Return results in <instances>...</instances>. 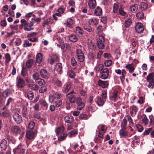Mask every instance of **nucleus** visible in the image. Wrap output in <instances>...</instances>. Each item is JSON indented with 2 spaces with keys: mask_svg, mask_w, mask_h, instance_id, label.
I'll use <instances>...</instances> for the list:
<instances>
[{
  "mask_svg": "<svg viewBox=\"0 0 154 154\" xmlns=\"http://www.w3.org/2000/svg\"><path fill=\"white\" fill-rule=\"evenodd\" d=\"M11 131L14 134H20L21 136H22L24 134V129L23 128L21 129L19 127L17 126H13L11 128Z\"/></svg>",
  "mask_w": 154,
  "mask_h": 154,
  "instance_id": "f257e3e1",
  "label": "nucleus"
},
{
  "mask_svg": "<svg viewBox=\"0 0 154 154\" xmlns=\"http://www.w3.org/2000/svg\"><path fill=\"white\" fill-rule=\"evenodd\" d=\"M25 80L27 83V85L28 87L32 89L36 90L39 87L37 85L33 84L34 81L32 79H29V78H26Z\"/></svg>",
  "mask_w": 154,
  "mask_h": 154,
  "instance_id": "f03ea898",
  "label": "nucleus"
},
{
  "mask_svg": "<svg viewBox=\"0 0 154 154\" xmlns=\"http://www.w3.org/2000/svg\"><path fill=\"white\" fill-rule=\"evenodd\" d=\"M25 81L20 77H17L16 82V86L18 88H23L25 86Z\"/></svg>",
  "mask_w": 154,
  "mask_h": 154,
  "instance_id": "7ed1b4c3",
  "label": "nucleus"
},
{
  "mask_svg": "<svg viewBox=\"0 0 154 154\" xmlns=\"http://www.w3.org/2000/svg\"><path fill=\"white\" fill-rule=\"evenodd\" d=\"M109 75V70L107 68H105L103 69L102 71L100 72V77L103 79H107Z\"/></svg>",
  "mask_w": 154,
  "mask_h": 154,
  "instance_id": "20e7f679",
  "label": "nucleus"
},
{
  "mask_svg": "<svg viewBox=\"0 0 154 154\" xmlns=\"http://www.w3.org/2000/svg\"><path fill=\"white\" fill-rule=\"evenodd\" d=\"M13 118L14 121L17 124L20 123L22 120L21 116L17 112H15L13 114Z\"/></svg>",
  "mask_w": 154,
  "mask_h": 154,
  "instance_id": "39448f33",
  "label": "nucleus"
},
{
  "mask_svg": "<svg viewBox=\"0 0 154 154\" xmlns=\"http://www.w3.org/2000/svg\"><path fill=\"white\" fill-rule=\"evenodd\" d=\"M135 29L138 33H140L143 32L144 30L143 24L141 23H137L135 26Z\"/></svg>",
  "mask_w": 154,
  "mask_h": 154,
  "instance_id": "423d86ee",
  "label": "nucleus"
},
{
  "mask_svg": "<svg viewBox=\"0 0 154 154\" xmlns=\"http://www.w3.org/2000/svg\"><path fill=\"white\" fill-rule=\"evenodd\" d=\"M73 91H72L70 93H68L66 95L67 99L69 100V101L72 103H75L76 101V98L72 94L73 93Z\"/></svg>",
  "mask_w": 154,
  "mask_h": 154,
  "instance_id": "0eeeda50",
  "label": "nucleus"
},
{
  "mask_svg": "<svg viewBox=\"0 0 154 154\" xmlns=\"http://www.w3.org/2000/svg\"><path fill=\"white\" fill-rule=\"evenodd\" d=\"M126 129L121 128L119 131V134L121 137H130L128 131H126Z\"/></svg>",
  "mask_w": 154,
  "mask_h": 154,
  "instance_id": "6e6552de",
  "label": "nucleus"
},
{
  "mask_svg": "<svg viewBox=\"0 0 154 154\" xmlns=\"http://www.w3.org/2000/svg\"><path fill=\"white\" fill-rule=\"evenodd\" d=\"M8 144L7 141L4 139H2L0 143V147L2 150H5L7 148Z\"/></svg>",
  "mask_w": 154,
  "mask_h": 154,
  "instance_id": "1a4fd4ad",
  "label": "nucleus"
},
{
  "mask_svg": "<svg viewBox=\"0 0 154 154\" xmlns=\"http://www.w3.org/2000/svg\"><path fill=\"white\" fill-rule=\"evenodd\" d=\"M88 5L90 8L93 9L96 6L97 3L96 1L95 0H89Z\"/></svg>",
  "mask_w": 154,
  "mask_h": 154,
  "instance_id": "9d476101",
  "label": "nucleus"
},
{
  "mask_svg": "<svg viewBox=\"0 0 154 154\" xmlns=\"http://www.w3.org/2000/svg\"><path fill=\"white\" fill-rule=\"evenodd\" d=\"M74 21L71 18H68L67 19L64 24L67 27L72 28V25L74 24Z\"/></svg>",
  "mask_w": 154,
  "mask_h": 154,
  "instance_id": "9b49d317",
  "label": "nucleus"
},
{
  "mask_svg": "<svg viewBox=\"0 0 154 154\" xmlns=\"http://www.w3.org/2000/svg\"><path fill=\"white\" fill-rule=\"evenodd\" d=\"M40 74L41 76L44 79L48 77V74L47 71L45 69H42L40 70Z\"/></svg>",
  "mask_w": 154,
  "mask_h": 154,
  "instance_id": "f8f14e48",
  "label": "nucleus"
},
{
  "mask_svg": "<svg viewBox=\"0 0 154 154\" xmlns=\"http://www.w3.org/2000/svg\"><path fill=\"white\" fill-rule=\"evenodd\" d=\"M64 120L66 122L71 124L73 121L74 118L71 116L68 115L64 117Z\"/></svg>",
  "mask_w": 154,
  "mask_h": 154,
  "instance_id": "ddd939ff",
  "label": "nucleus"
},
{
  "mask_svg": "<svg viewBox=\"0 0 154 154\" xmlns=\"http://www.w3.org/2000/svg\"><path fill=\"white\" fill-rule=\"evenodd\" d=\"M96 101L99 106H102L104 104L105 100L101 97H97L96 98Z\"/></svg>",
  "mask_w": 154,
  "mask_h": 154,
  "instance_id": "4468645a",
  "label": "nucleus"
},
{
  "mask_svg": "<svg viewBox=\"0 0 154 154\" xmlns=\"http://www.w3.org/2000/svg\"><path fill=\"white\" fill-rule=\"evenodd\" d=\"M57 57L56 55H52L48 59V62L51 65H53L57 60Z\"/></svg>",
  "mask_w": 154,
  "mask_h": 154,
  "instance_id": "2eb2a0df",
  "label": "nucleus"
},
{
  "mask_svg": "<svg viewBox=\"0 0 154 154\" xmlns=\"http://www.w3.org/2000/svg\"><path fill=\"white\" fill-rule=\"evenodd\" d=\"M94 14L96 16H100L102 14V8L97 6L95 9Z\"/></svg>",
  "mask_w": 154,
  "mask_h": 154,
  "instance_id": "dca6fc26",
  "label": "nucleus"
},
{
  "mask_svg": "<svg viewBox=\"0 0 154 154\" xmlns=\"http://www.w3.org/2000/svg\"><path fill=\"white\" fill-rule=\"evenodd\" d=\"M98 21L97 18H91L89 20V25L92 26L96 25L98 23Z\"/></svg>",
  "mask_w": 154,
  "mask_h": 154,
  "instance_id": "f3484780",
  "label": "nucleus"
},
{
  "mask_svg": "<svg viewBox=\"0 0 154 154\" xmlns=\"http://www.w3.org/2000/svg\"><path fill=\"white\" fill-rule=\"evenodd\" d=\"M26 136L29 139H32L35 136V133L32 131H29L26 133Z\"/></svg>",
  "mask_w": 154,
  "mask_h": 154,
  "instance_id": "a211bd4d",
  "label": "nucleus"
},
{
  "mask_svg": "<svg viewBox=\"0 0 154 154\" xmlns=\"http://www.w3.org/2000/svg\"><path fill=\"white\" fill-rule=\"evenodd\" d=\"M98 85L99 86L105 88L108 87V84L106 82L100 80L98 82Z\"/></svg>",
  "mask_w": 154,
  "mask_h": 154,
  "instance_id": "6ab92c4d",
  "label": "nucleus"
},
{
  "mask_svg": "<svg viewBox=\"0 0 154 154\" xmlns=\"http://www.w3.org/2000/svg\"><path fill=\"white\" fill-rule=\"evenodd\" d=\"M10 115V112L8 110H5L1 112L0 113V116L2 117H7Z\"/></svg>",
  "mask_w": 154,
  "mask_h": 154,
  "instance_id": "aec40b11",
  "label": "nucleus"
},
{
  "mask_svg": "<svg viewBox=\"0 0 154 154\" xmlns=\"http://www.w3.org/2000/svg\"><path fill=\"white\" fill-rule=\"evenodd\" d=\"M131 109L130 111V114L132 116H135L137 109V107L134 106H132L131 107Z\"/></svg>",
  "mask_w": 154,
  "mask_h": 154,
  "instance_id": "412c9836",
  "label": "nucleus"
},
{
  "mask_svg": "<svg viewBox=\"0 0 154 154\" xmlns=\"http://www.w3.org/2000/svg\"><path fill=\"white\" fill-rule=\"evenodd\" d=\"M55 69L56 70L58 74H60L62 71V66L61 63H57L55 67Z\"/></svg>",
  "mask_w": 154,
  "mask_h": 154,
  "instance_id": "4be33fe9",
  "label": "nucleus"
},
{
  "mask_svg": "<svg viewBox=\"0 0 154 154\" xmlns=\"http://www.w3.org/2000/svg\"><path fill=\"white\" fill-rule=\"evenodd\" d=\"M69 40L72 42H77L78 40L77 37L75 35L72 34L69 35Z\"/></svg>",
  "mask_w": 154,
  "mask_h": 154,
  "instance_id": "5701e85b",
  "label": "nucleus"
},
{
  "mask_svg": "<svg viewBox=\"0 0 154 154\" xmlns=\"http://www.w3.org/2000/svg\"><path fill=\"white\" fill-rule=\"evenodd\" d=\"M23 29L25 31H30L33 29V28L30 26L29 23L27 22L23 26Z\"/></svg>",
  "mask_w": 154,
  "mask_h": 154,
  "instance_id": "b1692460",
  "label": "nucleus"
},
{
  "mask_svg": "<svg viewBox=\"0 0 154 154\" xmlns=\"http://www.w3.org/2000/svg\"><path fill=\"white\" fill-rule=\"evenodd\" d=\"M75 33L77 35L81 37L83 34V30L79 27H77L75 28Z\"/></svg>",
  "mask_w": 154,
  "mask_h": 154,
  "instance_id": "393cba45",
  "label": "nucleus"
},
{
  "mask_svg": "<svg viewBox=\"0 0 154 154\" xmlns=\"http://www.w3.org/2000/svg\"><path fill=\"white\" fill-rule=\"evenodd\" d=\"M42 55L41 53L38 54L36 56V60L37 63H40L42 61Z\"/></svg>",
  "mask_w": 154,
  "mask_h": 154,
  "instance_id": "a878e982",
  "label": "nucleus"
},
{
  "mask_svg": "<svg viewBox=\"0 0 154 154\" xmlns=\"http://www.w3.org/2000/svg\"><path fill=\"white\" fill-rule=\"evenodd\" d=\"M77 134V131L76 129H74L73 130L69 132L68 134V136L69 137H75Z\"/></svg>",
  "mask_w": 154,
  "mask_h": 154,
  "instance_id": "bb28decb",
  "label": "nucleus"
},
{
  "mask_svg": "<svg viewBox=\"0 0 154 154\" xmlns=\"http://www.w3.org/2000/svg\"><path fill=\"white\" fill-rule=\"evenodd\" d=\"M103 66L102 64L97 65L94 68L95 70L96 71L100 72L103 69Z\"/></svg>",
  "mask_w": 154,
  "mask_h": 154,
  "instance_id": "cd10ccee",
  "label": "nucleus"
},
{
  "mask_svg": "<svg viewBox=\"0 0 154 154\" xmlns=\"http://www.w3.org/2000/svg\"><path fill=\"white\" fill-rule=\"evenodd\" d=\"M142 121L145 125H147L149 122V119L145 114H143L142 116Z\"/></svg>",
  "mask_w": 154,
  "mask_h": 154,
  "instance_id": "c85d7f7f",
  "label": "nucleus"
},
{
  "mask_svg": "<svg viewBox=\"0 0 154 154\" xmlns=\"http://www.w3.org/2000/svg\"><path fill=\"white\" fill-rule=\"evenodd\" d=\"M132 23L131 19L130 18H127L125 20V26L126 27H128Z\"/></svg>",
  "mask_w": 154,
  "mask_h": 154,
  "instance_id": "c756f323",
  "label": "nucleus"
},
{
  "mask_svg": "<svg viewBox=\"0 0 154 154\" xmlns=\"http://www.w3.org/2000/svg\"><path fill=\"white\" fill-rule=\"evenodd\" d=\"M52 23V20L51 18H48L44 21L42 26L43 27H45L46 25H48L49 24H51Z\"/></svg>",
  "mask_w": 154,
  "mask_h": 154,
  "instance_id": "7c9ffc66",
  "label": "nucleus"
},
{
  "mask_svg": "<svg viewBox=\"0 0 154 154\" xmlns=\"http://www.w3.org/2000/svg\"><path fill=\"white\" fill-rule=\"evenodd\" d=\"M33 63V61L32 59H30L28 60L26 63V67L28 68H30L32 66Z\"/></svg>",
  "mask_w": 154,
  "mask_h": 154,
  "instance_id": "2f4dec72",
  "label": "nucleus"
},
{
  "mask_svg": "<svg viewBox=\"0 0 154 154\" xmlns=\"http://www.w3.org/2000/svg\"><path fill=\"white\" fill-rule=\"evenodd\" d=\"M64 128L63 126H61L57 128L56 130V133L57 135L61 134L63 132Z\"/></svg>",
  "mask_w": 154,
  "mask_h": 154,
  "instance_id": "473e14b6",
  "label": "nucleus"
},
{
  "mask_svg": "<svg viewBox=\"0 0 154 154\" xmlns=\"http://www.w3.org/2000/svg\"><path fill=\"white\" fill-rule=\"evenodd\" d=\"M130 8L132 12L135 13L138 9V6L136 4L131 5L130 6Z\"/></svg>",
  "mask_w": 154,
  "mask_h": 154,
  "instance_id": "72a5a7b5",
  "label": "nucleus"
},
{
  "mask_svg": "<svg viewBox=\"0 0 154 154\" xmlns=\"http://www.w3.org/2000/svg\"><path fill=\"white\" fill-rule=\"evenodd\" d=\"M125 67L128 69V71L130 73H132L135 69V68L134 67L131 66V64H129L126 65Z\"/></svg>",
  "mask_w": 154,
  "mask_h": 154,
  "instance_id": "f704fd0d",
  "label": "nucleus"
},
{
  "mask_svg": "<svg viewBox=\"0 0 154 154\" xmlns=\"http://www.w3.org/2000/svg\"><path fill=\"white\" fill-rule=\"evenodd\" d=\"M127 125V121L126 119L124 118L122 120V122L121 123V128L126 129V126Z\"/></svg>",
  "mask_w": 154,
  "mask_h": 154,
  "instance_id": "c9c22d12",
  "label": "nucleus"
},
{
  "mask_svg": "<svg viewBox=\"0 0 154 154\" xmlns=\"http://www.w3.org/2000/svg\"><path fill=\"white\" fill-rule=\"evenodd\" d=\"M35 82L38 85L40 86L44 85L45 83V81L43 79L40 78L38 79Z\"/></svg>",
  "mask_w": 154,
  "mask_h": 154,
  "instance_id": "e433bc0d",
  "label": "nucleus"
},
{
  "mask_svg": "<svg viewBox=\"0 0 154 154\" xmlns=\"http://www.w3.org/2000/svg\"><path fill=\"white\" fill-rule=\"evenodd\" d=\"M33 117L34 118L36 119H39L40 121H45V119L44 118H41L40 115L38 114H35L33 115Z\"/></svg>",
  "mask_w": 154,
  "mask_h": 154,
  "instance_id": "4c0bfd02",
  "label": "nucleus"
},
{
  "mask_svg": "<svg viewBox=\"0 0 154 154\" xmlns=\"http://www.w3.org/2000/svg\"><path fill=\"white\" fill-rule=\"evenodd\" d=\"M119 6L117 3H115L113 7V12L114 13H117L119 9Z\"/></svg>",
  "mask_w": 154,
  "mask_h": 154,
  "instance_id": "58836bf2",
  "label": "nucleus"
},
{
  "mask_svg": "<svg viewBox=\"0 0 154 154\" xmlns=\"http://www.w3.org/2000/svg\"><path fill=\"white\" fill-rule=\"evenodd\" d=\"M154 77V72H152L149 74L147 76L146 79L147 80L154 81L153 79Z\"/></svg>",
  "mask_w": 154,
  "mask_h": 154,
  "instance_id": "ea45409f",
  "label": "nucleus"
},
{
  "mask_svg": "<svg viewBox=\"0 0 154 154\" xmlns=\"http://www.w3.org/2000/svg\"><path fill=\"white\" fill-rule=\"evenodd\" d=\"M34 94L31 91H29L27 94V97L28 99L31 100H32L34 97Z\"/></svg>",
  "mask_w": 154,
  "mask_h": 154,
  "instance_id": "a19ab883",
  "label": "nucleus"
},
{
  "mask_svg": "<svg viewBox=\"0 0 154 154\" xmlns=\"http://www.w3.org/2000/svg\"><path fill=\"white\" fill-rule=\"evenodd\" d=\"M103 42H101L100 41H97V45L98 48L100 49H103L104 48V45L103 43Z\"/></svg>",
  "mask_w": 154,
  "mask_h": 154,
  "instance_id": "79ce46f5",
  "label": "nucleus"
},
{
  "mask_svg": "<svg viewBox=\"0 0 154 154\" xmlns=\"http://www.w3.org/2000/svg\"><path fill=\"white\" fill-rule=\"evenodd\" d=\"M52 97L54 98L59 99L61 97V94L58 93H55L53 94Z\"/></svg>",
  "mask_w": 154,
  "mask_h": 154,
  "instance_id": "37998d69",
  "label": "nucleus"
},
{
  "mask_svg": "<svg viewBox=\"0 0 154 154\" xmlns=\"http://www.w3.org/2000/svg\"><path fill=\"white\" fill-rule=\"evenodd\" d=\"M147 5L145 2H142L140 5V8L142 10L144 11L147 7Z\"/></svg>",
  "mask_w": 154,
  "mask_h": 154,
  "instance_id": "c03bdc74",
  "label": "nucleus"
},
{
  "mask_svg": "<svg viewBox=\"0 0 154 154\" xmlns=\"http://www.w3.org/2000/svg\"><path fill=\"white\" fill-rule=\"evenodd\" d=\"M32 45L31 43H29L28 40L26 39L24 41V43L23 45L24 47H27L31 46Z\"/></svg>",
  "mask_w": 154,
  "mask_h": 154,
  "instance_id": "a18cd8bd",
  "label": "nucleus"
},
{
  "mask_svg": "<svg viewBox=\"0 0 154 154\" xmlns=\"http://www.w3.org/2000/svg\"><path fill=\"white\" fill-rule=\"evenodd\" d=\"M39 102L41 105L43 106L46 109H47L48 105L45 100L42 99L40 100Z\"/></svg>",
  "mask_w": 154,
  "mask_h": 154,
  "instance_id": "49530a36",
  "label": "nucleus"
},
{
  "mask_svg": "<svg viewBox=\"0 0 154 154\" xmlns=\"http://www.w3.org/2000/svg\"><path fill=\"white\" fill-rule=\"evenodd\" d=\"M21 75L23 76H25L27 75V71L26 69L24 67H22V69L21 71Z\"/></svg>",
  "mask_w": 154,
  "mask_h": 154,
  "instance_id": "de8ad7c7",
  "label": "nucleus"
},
{
  "mask_svg": "<svg viewBox=\"0 0 154 154\" xmlns=\"http://www.w3.org/2000/svg\"><path fill=\"white\" fill-rule=\"evenodd\" d=\"M149 82L147 87L149 88H152L154 86V81L147 80Z\"/></svg>",
  "mask_w": 154,
  "mask_h": 154,
  "instance_id": "09e8293b",
  "label": "nucleus"
},
{
  "mask_svg": "<svg viewBox=\"0 0 154 154\" xmlns=\"http://www.w3.org/2000/svg\"><path fill=\"white\" fill-rule=\"evenodd\" d=\"M144 14L142 12H139L136 14V16L138 19H141L143 17Z\"/></svg>",
  "mask_w": 154,
  "mask_h": 154,
  "instance_id": "8fccbe9b",
  "label": "nucleus"
},
{
  "mask_svg": "<svg viewBox=\"0 0 154 154\" xmlns=\"http://www.w3.org/2000/svg\"><path fill=\"white\" fill-rule=\"evenodd\" d=\"M66 136L67 134L64 133L62 135H61L58 137V139L60 141H63L66 138Z\"/></svg>",
  "mask_w": 154,
  "mask_h": 154,
  "instance_id": "3c124183",
  "label": "nucleus"
},
{
  "mask_svg": "<svg viewBox=\"0 0 154 154\" xmlns=\"http://www.w3.org/2000/svg\"><path fill=\"white\" fill-rule=\"evenodd\" d=\"M32 77L33 79L35 81L37 80L39 78V74L38 72H36L33 74L32 75Z\"/></svg>",
  "mask_w": 154,
  "mask_h": 154,
  "instance_id": "603ef678",
  "label": "nucleus"
},
{
  "mask_svg": "<svg viewBox=\"0 0 154 154\" xmlns=\"http://www.w3.org/2000/svg\"><path fill=\"white\" fill-rule=\"evenodd\" d=\"M112 61L111 60H108L105 61L104 64L106 66H109L112 64Z\"/></svg>",
  "mask_w": 154,
  "mask_h": 154,
  "instance_id": "864d4df0",
  "label": "nucleus"
},
{
  "mask_svg": "<svg viewBox=\"0 0 154 154\" xmlns=\"http://www.w3.org/2000/svg\"><path fill=\"white\" fill-rule=\"evenodd\" d=\"M77 109L79 110H81L84 107L85 104L82 102L77 104Z\"/></svg>",
  "mask_w": 154,
  "mask_h": 154,
  "instance_id": "5fc2aeb1",
  "label": "nucleus"
},
{
  "mask_svg": "<svg viewBox=\"0 0 154 154\" xmlns=\"http://www.w3.org/2000/svg\"><path fill=\"white\" fill-rule=\"evenodd\" d=\"M79 61L80 62H83L84 60L85 57L84 54L77 56Z\"/></svg>",
  "mask_w": 154,
  "mask_h": 154,
  "instance_id": "6e6d98bb",
  "label": "nucleus"
},
{
  "mask_svg": "<svg viewBox=\"0 0 154 154\" xmlns=\"http://www.w3.org/2000/svg\"><path fill=\"white\" fill-rule=\"evenodd\" d=\"M126 73H127L126 72L125 69H123L122 70V75H121L120 77V79L121 80H122V79H125V77L126 75Z\"/></svg>",
  "mask_w": 154,
  "mask_h": 154,
  "instance_id": "4d7b16f0",
  "label": "nucleus"
},
{
  "mask_svg": "<svg viewBox=\"0 0 154 154\" xmlns=\"http://www.w3.org/2000/svg\"><path fill=\"white\" fill-rule=\"evenodd\" d=\"M126 118L127 119L128 121L129 122L130 124H131L132 126L134 125V123L133 122L131 116L128 115H127Z\"/></svg>",
  "mask_w": 154,
  "mask_h": 154,
  "instance_id": "13d9d810",
  "label": "nucleus"
},
{
  "mask_svg": "<svg viewBox=\"0 0 154 154\" xmlns=\"http://www.w3.org/2000/svg\"><path fill=\"white\" fill-rule=\"evenodd\" d=\"M20 22L21 23V24L19 27V28L20 29H22L23 27V26L27 22H26V20L24 19H21L20 20Z\"/></svg>",
  "mask_w": 154,
  "mask_h": 154,
  "instance_id": "bf43d9fd",
  "label": "nucleus"
},
{
  "mask_svg": "<svg viewBox=\"0 0 154 154\" xmlns=\"http://www.w3.org/2000/svg\"><path fill=\"white\" fill-rule=\"evenodd\" d=\"M35 125V123L33 122H30L28 124V127L30 129L33 128Z\"/></svg>",
  "mask_w": 154,
  "mask_h": 154,
  "instance_id": "052dcab7",
  "label": "nucleus"
},
{
  "mask_svg": "<svg viewBox=\"0 0 154 154\" xmlns=\"http://www.w3.org/2000/svg\"><path fill=\"white\" fill-rule=\"evenodd\" d=\"M90 109L92 111H95L97 109V107L94 104H91L89 107Z\"/></svg>",
  "mask_w": 154,
  "mask_h": 154,
  "instance_id": "680f3d73",
  "label": "nucleus"
},
{
  "mask_svg": "<svg viewBox=\"0 0 154 154\" xmlns=\"http://www.w3.org/2000/svg\"><path fill=\"white\" fill-rule=\"evenodd\" d=\"M152 128H149L146 129L143 134L144 135H148L152 130Z\"/></svg>",
  "mask_w": 154,
  "mask_h": 154,
  "instance_id": "e2e57ef3",
  "label": "nucleus"
},
{
  "mask_svg": "<svg viewBox=\"0 0 154 154\" xmlns=\"http://www.w3.org/2000/svg\"><path fill=\"white\" fill-rule=\"evenodd\" d=\"M62 104V102L60 100H57L54 103V105L56 107H58Z\"/></svg>",
  "mask_w": 154,
  "mask_h": 154,
  "instance_id": "0e129e2a",
  "label": "nucleus"
},
{
  "mask_svg": "<svg viewBox=\"0 0 154 154\" xmlns=\"http://www.w3.org/2000/svg\"><path fill=\"white\" fill-rule=\"evenodd\" d=\"M136 127L138 131L139 132H141L143 130V127L140 124H137L136 125Z\"/></svg>",
  "mask_w": 154,
  "mask_h": 154,
  "instance_id": "69168bd1",
  "label": "nucleus"
},
{
  "mask_svg": "<svg viewBox=\"0 0 154 154\" xmlns=\"http://www.w3.org/2000/svg\"><path fill=\"white\" fill-rule=\"evenodd\" d=\"M5 57L6 62L8 63L11 60L10 56L8 53L5 54Z\"/></svg>",
  "mask_w": 154,
  "mask_h": 154,
  "instance_id": "338daca9",
  "label": "nucleus"
},
{
  "mask_svg": "<svg viewBox=\"0 0 154 154\" xmlns=\"http://www.w3.org/2000/svg\"><path fill=\"white\" fill-rule=\"evenodd\" d=\"M47 90V88L46 87H42L39 90V92L40 93H42L46 91Z\"/></svg>",
  "mask_w": 154,
  "mask_h": 154,
  "instance_id": "774afa93",
  "label": "nucleus"
}]
</instances>
